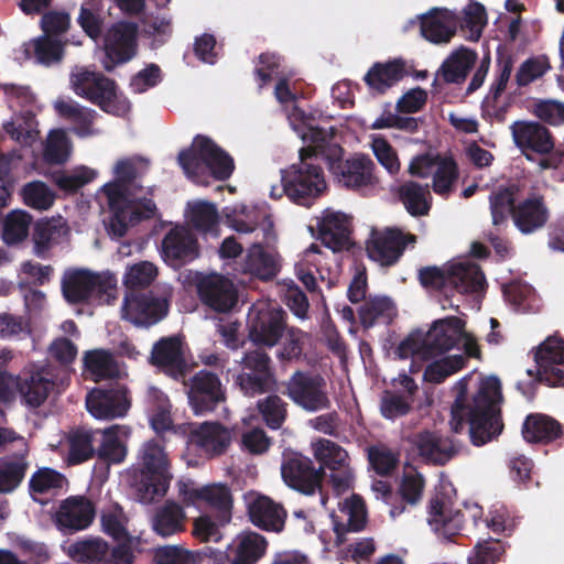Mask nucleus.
Listing matches in <instances>:
<instances>
[{"instance_id": "52", "label": "nucleus", "mask_w": 564, "mask_h": 564, "mask_svg": "<svg viewBox=\"0 0 564 564\" xmlns=\"http://www.w3.org/2000/svg\"><path fill=\"white\" fill-rule=\"evenodd\" d=\"M25 58H31L33 52L35 62L42 65H51L59 62L63 56V44L57 39L44 34L23 45Z\"/></svg>"}, {"instance_id": "29", "label": "nucleus", "mask_w": 564, "mask_h": 564, "mask_svg": "<svg viewBox=\"0 0 564 564\" xmlns=\"http://www.w3.org/2000/svg\"><path fill=\"white\" fill-rule=\"evenodd\" d=\"M187 395L196 415L213 411L215 405L224 399L218 378L208 371H199L192 379Z\"/></svg>"}, {"instance_id": "48", "label": "nucleus", "mask_w": 564, "mask_h": 564, "mask_svg": "<svg viewBox=\"0 0 564 564\" xmlns=\"http://www.w3.org/2000/svg\"><path fill=\"white\" fill-rule=\"evenodd\" d=\"M487 21L485 7L479 2L470 1L463 8L462 14L458 17V31L466 41L477 42Z\"/></svg>"}, {"instance_id": "20", "label": "nucleus", "mask_w": 564, "mask_h": 564, "mask_svg": "<svg viewBox=\"0 0 564 564\" xmlns=\"http://www.w3.org/2000/svg\"><path fill=\"white\" fill-rule=\"evenodd\" d=\"M421 36L435 45L451 43L458 32V15L445 7H434L416 17Z\"/></svg>"}, {"instance_id": "56", "label": "nucleus", "mask_w": 564, "mask_h": 564, "mask_svg": "<svg viewBox=\"0 0 564 564\" xmlns=\"http://www.w3.org/2000/svg\"><path fill=\"white\" fill-rule=\"evenodd\" d=\"M108 551V543L100 538L77 541L67 549L68 555L82 563H99Z\"/></svg>"}, {"instance_id": "23", "label": "nucleus", "mask_w": 564, "mask_h": 564, "mask_svg": "<svg viewBox=\"0 0 564 564\" xmlns=\"http://www.w3.org/2000/svg\"><path fill=\"white\" fill-rule=\"evenodd\" d=\"M161 254L172 267L191 262L199 256L197 239L188 228L176 226L162 240Z\"/></svg>"}, {"instance_id": "44", "label": "nucleus", "mask_w": 564, "mask_h": 564, "mask_svg": "<svg viewBox=\"0 0 564 564\" xmlns=\"http://www.w3.org/2000/svg\"><path fill=\"white\" fill-rule=\"evenodd\" d=\"M55 110L62 117L72 120L76 127L75 132L80 138H87L99 133V130L93 127V122L97 116L96 111L79 106L73 100H56Z\"/></svg>"}, {"instance_id": "18", "label": "nucleus", "mask_w": 564, "mask_h": 564, "mask_svg": "<svg viewBox=\"0 0 564 564\" xmlns=\"http://www.w3.org/2000/svg\"><path fill=\"white\" fill-rule=\"evenodd\" d=\"M316 459L330 470L333 490L344 494L354 482V474L349 466L348 453L329 440H318L313 444Z\"/></svg>"}, {"instance_id": "40", "label": "nucleus", "mask_w": 564, "mask_h": 564, "mask_svg": "<svg viewBox=\"0 0 564 564\" xmlns=\"http://www.w3.org/2000/svg\"><path fill=\"white\" fill-rule=\"evenodd\" d=\"M335 532L340 535L345 531H360L367 522V511L362 499L351 495L338 502V511L332 513Z\"/></svg>"}, {"instance_id": "10", "label": "nucleus", "mask_w": 564, "mask_h": 564, "mask_svg": "<svg viewBox=\"0 0 564 564\" xmlns=\"http://www.w3.org/2000/svg\"><path fill=\"white\" fill-rule=\"evenodd\" d=\"M223 217L226 225L239 235L256 234V240L261 239L268 247H274L279 241L273 214L265 204L249 205L238 202L226 206Z\"/></svg>"}, {"instance_id": "63", "label": "nucleus", "mask_w": 564, "mask_h": 564, "mask_svg": "<svg viewBox=\"0 0 564 564\" xmlns=\"http://www.w3.org/2000/svg\"><path fill=\"white\" fill-rule=\"evenodd\" d=\"M321 250L318 246L312 243L302 252L299 261L295 263V275L308 291H314L316 289V279L313 269L317 270V265L319 263L317 256Z\"/></svg>"}, {"instance_id": "51", "label": "nucleus", "mask_w": 564, "mask_h": 564, "mask_svg": "<svg viewBox=\"0 0 564 564\" xmlns=\"http://www.w3.org/2000/svg\"><path fill=\"white\" fill-rule=\"evenodd\" d=\"M84 364L87 371L95 380L121 377L124 371L113 359V356L105 349L86 351Z\"/></svg>"}, {"instance_id": "62", "label": "nucleus", "mask_w": 564, "mask_h": 564, "mask_svg": "<svg viewBox=\"0 0 564 564\" xmlns=\"http://www.w3.org/2000/svg\"><path fill=\"white\" fill-rule=\"evenodd\" d=\"M369 147L378 163L389 175L394 176L400 172L401 163L398 153L384 138L371 135Z\"/></svg>"}, {"instance_id": "32", "label": "nucleus", "mask_w": 564, "mask_h": 564, "mask_svg": "<svg viewBox=\"0 0 564 564\" xmlns=\"http://www.w3.org/2000/svg\"><path fill=\"white\" fill-rule=\"evenodd\" d=\"M415 236H403L400 231L388 230L376 234L367 243L369 258L380 265H390L401 256L406 243H414Z\"/></svg>"}, {"instance_id": "14", "label": "nucleus", "mask_w": 564, "mask_h": 564, "mask_svg": "<svg viewBox=\"0 0 564 564\" xmlns=\"http://www.w3.org/2000/svg\"><path fill=\"white\" fill-rule=\"evenodd\" d=\"M516 145L529 160L533 154H540L541 170L557 167L562 162V155L551 153L553 141L546 128L532 121H516L510 127Z\"/></svg>"}, {"instance_id": "46", "label": "nucleus", "mask_w": 564, "mask_h": 564, "mask_svg": "<svg viewBox=\"0 0 564 564\" xmlns=\"http://www.w3.org/2000/svg\"><path fill=\"white\" fill-rule=\"evenodd\" d=\"M101 435L98 455L109 463H121L127 456L124 442L130 435V429L117 424L102 430Z\"/></svg>"}, {"instance_id": "37", "label": "nucleus", "mask_w": 564, "mask_h": 564, "mask_svg": "<svg viewBox=\"0 0 564 564\" xmlns=\"http://www.w3.org/2000/svg\"><path fill=\"white\" fill-rule=\"evenodd\" d=\"M151 362L173 378L182 376L185 368L182 343L178 337H165L152 348Z\"/></svg>"}, {"instance_id": "11", "label": "nucleus", "mask_w": 564, "mask_h": 564, "mask_svg": "<svg viewBox=\"0 0 564 564\" xmlns=\"http://www.w3.org/2000/svg\"><path fill=\"white\" fill-rule=\"evenodd\" d=\"M420 281L425 288L454 289L458 293H476L485 288V275L468 260H455L443 268L429 267L420 271Z\"/></svg>"}, {"instance_id": "42", "label": "nucleus", "mask_w": 564, "mask_h": 564, "mask_svg": "<svg viewBox=\"0 0 564 564\" xmlns=\"http://www.w3.org/2000/svg\"><path fill=\"white\" fill-rule=\"evenodd\" d=\"M95 509L84 497H70L59 507L56 520L59 527L70 530L86 529L93 521Z\"/></svg>"}, {"instance_id": "9", "label": "nucleus", "mask_w": 564, "mask_h": 564, "mask_svg": "<svg viewBox=\"0 0 564 564\" xmlns=\"http://www.w3.org/2000/svg\"><path fill=\"white\" fill-rule=\"evenodd\" d=\"M518 187L511 185L496 192L490 197V210L494 226L498 227L508 221L512 214L517 228L523 234H530L546 221V209L541 198L533 196L525 199L517 210L513 208L518 197Z\"/></svg>"}, {"instance_id": "57", "label": "nucleus", "mask_w": 564, "mask_h": 564, "mask_svg": "<svg viewBox=\"0 0 564 564\" xmlns=\"http://www.w3.org/2000/svg\"><path fill=\"white\" fill-rule=\"evenodd\" d=\"M231 520V513H217L216 518L202 514L194 520V535L203 542H218L223 538L221 528Z\"/></svg>"}, {"instance_id": "47", "label": "nucleus", "mask_w": 564, "mask_h": 564, "mask_svg": "<svg viewBox=\"0 0 564 564\" xmlns=\"http://www.w3.org/2000/svg\"><path fill=\"white\" fill-rule=\"evenodd\" d=\"M427 522L436 533L449 536L462 528L463 516L459 511L452 510L446 502L433 499Z\"/></svg>"}, {"instance_id": "49", "label": "nucleus", "mask_w": 564, "mask_h": 564, "mask_svg": "<svg viewBox=\"0 0 564 564\" xmlns=\"http://www.w3.org/2000/svg\"><path fill=\"white\" fill-rule=\"evenodd\" d=\"M477 54L466 47L453 51L441 66V74L447 83H459L464 80L474 66Z\"/></svg>"}, {"instance_id": "58", "label": "nucleus", "mask_w": 564, "mask_h": 564, "mask_svg": "<svg viewBox=\"0 0 564 564\" xmlns=\"http://www.w3.org/2000/svg\"><path fill=\"white\" fill-rule=\"evenodd\" d=\"M3 128L13 140L22 145H31L37 140L36 122L30 111L14 116L11 121L3 124Z\"/></svg>"}, {"instance_id": "41", "label": "nucleus", "mask_w": 564, "mask_h": 564, "mask_svg": "<svg viewBox=\"0 0 564 564\" xmlns=\"http://www.w3.org/2000/svg\"><path fill=\"white\" fill-rule=\"evenodd\" d=\"M408 74L406 64L401 58L386 63H376L365 75L368 87L378 94H383L399 83Z\"/></svg>"}, {"instance_id": "27", "label": "nucleus", "mask_w": 564, "mask_h": 564, "mask_svg": "<svg viewBox=\"0 0 564 564\" xmlns=\"http://www.w3.org/2000/svg\"><path fill=\"white\" fill-rule=\"evenodd\" d=\"M269 357L260 348L246 352L242 364L243 372L237 378L245 394L253 395L264 391L271 382Z\"/></svg>"}, {"instance_id": "17", "label": "nucleus", "mask_w": 564, "mask_h": 564, "mask_svg": "<svg viewBox=\"0 0 564 564\" xmlns=\"http://www.w3.org/2000/svg\"><path fill=\"white\" fill-rule=\"evenodd\" d=\"M178 495L186 507H193L197 510L210 508L217 513H231V491L223 482L198 485L191 481H181L178 484Z\"/></svg>"}, {"instance_id": "43", "label": "nucleus", "mask_w": 564, "mask_h": 564, "mask_svg": "<svg viewBox=\"0 0 564 564\" xmlns=\"http://www.w3.org/2000/svg\"><path fill=\"white\" fill-rule=\"evenodd\" d=\"M187 220L205 236L217 238L220 235L219 215L214 203L195 199L187 203Z\"/></svg>"}, {"instance_id": "22", "label": "nucleus", "mask_w": 564, "mask_h": 564, "mask_svg": "<svg viewBox=\"0 0 564 564\" xmlns=\"http://www.w3.org/2000/svg\"><path fill=\"white\" fill-rule=\"evenodd\" d=\"M66 369L43 366L29 379L21 381L20 395L32 408L40 406L55 388L64 387L67 381Z\"/></svg>"}, {"instance_id": "8", "label": "nucleus", "mask_w": 564, "mask_h": 564, "mask_svg": "<svg viewBox=\"0 0 564 564\" xmlns=\"http://www.w3.org/2000/svg\"><path fill=\"white\" fill-rule=\"evenodd\" d=\"M73 91L101 110L113 116H126L130 111V102L118 93L116 84L100 73L85 67H75L69 77Z\"/></svg>"}, {"instance_id": "5", "label": "nucleus", "mask_w": 564, "mask_h": 564, "mask_svg": "<svg viewBox=\"0 0 564 564\" xmlns=\"http://www.w3.org/2000/svg\"><path fill=\"white\" fill-rule=\"evenodd\" d=\"M135 473V495L143 505L153 503L164 497L172 479L169 454L155 440L139 448Z\"/></svg>"}, {"instance_id": "64", "label": "nucleus", "mask_w": 564, "mask_h": 564, "mask_svg": "<svg viewBox=\"0 0 564 564\" xmlns=\"http://www.w3.org/2000/svg\"><path fill=\"white\" fill-rule=\"evenodd\" d=\"M72 144L62 129L52 130L47 137L44 149V159L50 163L61 164L68 160Z\"/></svg>"}, {"instance_id": "15", "label": "nucleus", "mask_w": 564, "mask_h": 564, "mask_svg": "<svg viewBox=\"0 0 564 564\" xmlns=\"http://www.w3.org/2000/svg\"><path fill=\"white\" fill-rule=\"evenodd\" d=\"M281 307L270 301H258L249 308L247 325L250 340L262 347H273L282 338L284 318Z\"/></svg>"}, {"instance_id": "53", "label": "nucleus", "mask_w": 564, "mask_h": 564, "mask_svg": "<svg viewBox=\"0 0 564 564\" xmlns=\"http://www.w3.org/2000/svg\"><path fill=\"white\" fill-rule=\"evenodd\" d=\"M395 314L394 304L387 296L370 297L359 311L361 324L367 328L377 324H389Z\"/></svg>"}, {"instance_id": "30", "label": "nucleus", "mask_w": 564, "mask_h": 564, "mask_svg": "<svg viewBox=\"0 0 564 564\" xmlns=\"http://www.w3.org/2000/svg\"><path fill=\"white\" fill-rule=\"evenodd\" d=\"M198 290L203 302L217 312H229L238 302L237 288L221 274L207 275Z\"/></svg>"}, {"instance_id": "16", "label": "nucleus", "mask_w": 564, "mask_h": 564, "mask_svg": "<svg viewBox=\"0 0 564 564\" xmlns=\"http://www.w3.org/2000/svg\"><path fill=\"white\" fill-rule=\"evenodd\" d=\"M104 51L102 65L108 72L131 61L138 51V26L124 21L111 25L104 36Z\"/></svg>"}, {"instance_id": "7", "label": "nucleus", "mask_w": 564, "mask_h": 564, "mask_svg": "<svg viewBox=\"0 0 564 564\" xmlns=\"http://www.w3.org/2000/svg\"><path fill=\"white\" fill-rule=\"evenodd\" d=\"M178 162L187 177L198 184L205 176L228 178L234 171V160L207 137L197 135L192 145L178 154Z\"/></svg>"}, {"instance_id": "1", "label": "nucleus", "mask_w": 564, "mask_h": 564, "mask_svg": "<svg viewBox=\"0 0 564 564\" xmlns=\"http://www.w3.org/2000/svg\"><path fill=\"white\" fill-rule=\"evenodd\" d=\"M395 355L411 359V372H419L425 362L424 380L440 383L459 371L468 357L478 358L480 350L465 321L448 316L434 321L427 330L411 332L399 343Z\"/></svg>"}, {"instance_id": "59", "label": "nucleus", "mask_w": 564, "mask_h": 564, "mask_svg": "<svg viewBox=\"0 0 564 564\" xmlns=\"http://www.w3.org/2000/svg\"><path fill=\"white\" fill-rule=\"evenodd\" d=\"M32 217L25 210L17 209L8 214L4 220L2 239L7 245H15L29 235Z\"/></svg>"}, {"instance_id": "54", "label": "nucleus", "mask_w": 564, "mask_h": 564, "mask_svg": "<svg viewBox=\"0 0 564 564\" xmlns=\"http://www.w3.org/2000/svg\"><path fill=\"white\" fill-rule=\"evenodd\" d=\"M279 58L273 54H263L259 58L256 74L260 80V86L264 85L268 80L278 78L279 82L275 86V97L281 104L293 101V95L290 91L285 79L279 77L278 73Z\"/></svg>"}, {"instance_id": "39", "label": "nucleus", "mask_w": 564, "mask_h": 564, "mask_svg": "<svg viewBox=\"0 0 564 564\" xmlns=\"http://www.w3.org/2000/svg\"><path fill=\"white\" fill-rule=\"evenodd\" d=\"M267 550L265 539L254 532L238 534L227 546L230 564H256Z\"/></svg>"}, {"instance_id": "13", "label": "nucleus", "mask_w": 564, "mask_h": 564, "mask_svg": "<svg viewBox=\"0 0 564 564\" xmlns=\"http://www.w3.org/2000/svg\"><path fill=\"white\" fill-rule=\"evenodd\" d=\"M408 173L419 178L432 177L434 193L443 197L454 192L459 176L453 158L432 152L412 158L408 165Z\"/></svg>"}, {"instance_id": "35", "label": "nucleus", "mask_w": 564, "mask_h": 564, "mask_svg": "<svg viewBox=\"0 0 564 564\" xmlns=\"http://www.w3.org/2000/svg\"><path fill=\"white\" fill-rule=\"evenodd\" d=\"M284 482L304 495H313L318 489L319 478L311 462L302 456L290 457L281 468Z\"/></svg>"}, {"instance_id": "45", "label": "nucleus", "mask_w": 564, "mask_h": 564, "mask_svg": "<svg viewBox=\"0 0 564 564\" xmlns=\"http://www.w3.org/2000/svg\"><path fill=\"white\" fill-rule=\"evenodd\" d=\"M186 514L184 508L166 501L152 517V528L161 536H171L184 530Z\"/></svg>"}, {"instance_id": "61", "label": "nucleus", "mask_w": 564, "mask_h": 564, "mask_svg": "<svg viewBox=\"0 0 564 564\" xmlns=\"http://www.w3.org/2000/svg\"><path fill=\"white\" fill-rule=\"evenodd\" d=\"M21 195L25 205L37 210H47L55 200L54 192L41 181L25 184L21 189Z\"/></svg>"}, {"instance_id": "26", "label": "nucleus", "mask_w": 564, "mask_h": 564, "mask_svg": "<svg viewBox=\"0 0 564 564\" xmlns=\"http://www.w3.org/2000/svg\"><path fill=\"white\" fill-rule=\"evenodd\" d=\"M539 380L549 386H564V371L557 366L564 364V341L556 337L546 338L535 352Z\"/></svg>"}, {"instance_id": "19", "label": "nucleus", "mask_w": 564, "mask_h": 564, "mask_svg": "<svg viewBox=\"0 0 564 564\" xmlns=\"http://www.w3.org/2000/svg\"><path fill=\"white\" fill-rule=\"evenodd\" d=\"M178 430L188 435V446L206 457L221 455L232 440V431L217 422L182 425Z\"/></svg>"}, {"instance_id": "12", "label": "nucleus", "mask_w": 564, "mask_h": 564, "mask_svg": "<svg viewBox=\"0 0 564 564\" xmlns=\"http://www.w3.org/2000/svg\"><path fill=\"white\" fill-rule=\"evenodd\" d=\"M62 290L65 300L70 304L83 303L93 297L110 303L117 294V278L109 271L96 274L84 269L67 270L62 279Z\"/></svg>"}, {"instance_id": "36", "label": "nucleus", "mask_w": 564, "mask_h": 564, "mask_svg": "<svg viewBox=\"0 0 564 564\" xmlns=\"http://www.w3.org/2000/svg\"><path fill=\"white\" fill-rule=\"evenodd\" d=\"M410 442L413 452L423 460L430 463L444 464L456 452L452 441L427 431L415 434Z\"/></svg>"}, {"instance_id": "3", "label": "nucleus", "mask_w": 564, "mask_h": 564, "mask_svg": "<svg viewBox=\"0 0 564 564\" xmlns=\"http://www.w3.org/2000/svg\"><path fill=\"white\" fill-rule=\"evenodd\" d=\"M292 129L297 133L306 148L300 150V162L284 169V177L288 180L289 198L297 204L319 196L326 189V181L323 171L317 165L323 155L317 144H324L329 138L326 129L319 128L312 118L294 106L288 115Z\"/></svg>"}, {"instance_id": "4", "label": "nucleus", "mask_w": 564, "mask_h": 564, "mask_svg": "<svg viewBox=\"0 0 564 564\" xmlns=\"http://www.w3.org/2000/svg\"><path fill=\"white\" fill-rule=\"evenodd\" d=\"M148 169L149 161L143 156L119 159L112 167L115 181L100 188L112 213L109 230L116 237H122L130 226L155 214L156 206L151 199L132 192L133 181Z\"/></svg>"}, {"instance_id": "50", "label": "nucleus", "mask_w": 564, "mask_h": 564, "mask_svg": "<svg viewBox=\"0 0 564 564\" xmlns=\"http://www.w3.org/2000/svg\"><path fill=\"white\" fill-rule=\"evenodd\" d=\"M561 434L560 424L542 414H532L527 417L522 426V435L527 442H550Z\"/></svg>"}, {"instance_id": "2", "label": "nucleus", "mask_w": 564, "mask_h": 564, "mask_svg": "<svg viewBox=\"0 0 564 564\" xmlns=\"http://www.w3.org/2000/svg\"><path fill=\"white\" fill-rule=\"evenodd\" d=\"M471 378L473 373H469L454 386L456 399L452 406L451 426L455 433H458L466 419L473 444L480 446L502 431L499 408L502 400L501 384L496 376L480 375L477 380V390L471 399H468L466 394Z\"/></svg>"}, {"instance_id": "33", "label": "nucleus", "mask_w": 564, "mask_h": 564, "mask_svg": "<svg viewBox=\"0 0 564 564\" xmlns=\"http://www.w3.org/2000/svg\"><path fill=\"white\" fill-rule=\"evenodd\" d=\"M350 218L343 212L325 209L318 220V234L322 242L334 252L349 246Z\"/></svg>"}, {"instance_id": "24", "label": "nucleus", "mask_w": 564, "mask_h": 564, "mask_svg": "<svg viewBox=\"0 0 564 564\" xmlns=\"http://www.w3.org/2000/svg\"><path fill=\"white\" fill-rule=\"evenodd\" d=\"M167 313L165 299L152 295L129 294L126 296L121 316L135 326H151L161 321Z\"/></svg>"}, {"instance_id": "6", "label": "nucleus", "mask_w": 564, "mask_h": 564, "mask_svg": "<svg viewBox=\"0 0 564 564\" xmlns=\"http://www.w3.org/2000/svg\"><path fill=\"white\" fill-rule=\"evenodd\" d=\"M335 181L349 189L368 192L379 184L377 169L373 161L366 154L356 153L346 160L343 159V149L330 142V137L324 144H317Z\"/></svg>"}, {"instance_id": "28", "label": "nucleus", "mask_w": 564, "mask_h": 564, "mask_svg": "<svg viewBox=\"0 0 564 564\" xmlns=\"http://www.w3.org/2000/svg\"><path fill=\"white\" fill-rule=\"evenodd\" d=\"M101 524L104 531L119 542L105 564H132L131 536L126 528L127 518L122 509L115 507L105 511L101 516Z\"/></svg>"}, {"instance_id": "25", "label": "nucleus", "mask_w": 564, "mask_h": 564, "mask_svg": "<svg viewBox=\"0 0 564 564\" xmlns=\"http://www.w3.org/2000/svg\"><path fill=\"white\" fill-rule=\"evenodd\" d=\"M86 408L97 420H113L128 413L130 401L123 388L94 389L86 397Z\"/></svg>"}, {"instance_id": "31", "label": "nucleus", "mask_w": 564, "mask_h": 564, "mask_svg": "<svg viewBox=\"0 0 564 564\" xmlns=\"http://www.w3.org/2000/svg\"><path fill=\"white\" fill-rule=\"evenodd\" d=\"M245 500L250 520L256 527L274 532L283 529L286 513L282 506L256 492L247 494Z\"/></svg>"}, {"instance_id": "38", "label": "nucleus", "mask_w": 564, "mask_h": 564, "mask_svg": "<svg viewBox=\"0 0 564 564\" xmlns=\"http://www.w3.org/2000/svg\"><path fill=\"white\" fill-rule=\"evenodd\" d=\"M69 236V228L62 216L43 218L36 223L33 242L34 253L44 256L51 248L65 242Z\"/></svg>"}, {"instance_id": "55", "label": "nucleus", "mask_w": 564, "mask_h": 564, "mask_svg": "<svg viewBox=\"0 0 564 564\" xmlns=\"http://www.w3.org/2000/svg\"><path fill=\"white\" fill-rule=\"evenodd\" d=\"M401 200L412 216L426 215L431 208L432 196L429 186L416 182H406L400 188Z\"/></svg>"}, {"instance_id": "60", "label": "nucleus", "mask_w": 564, "mask_h": 564, "mask_svg": "<svg viewBox=\"0 0 564 564\" xmlns=\"http://www.w3.org/2000/svg\"><path fill=\"white\" fill-rule=\"evenodd\" d=\"M150 398L156 402L155 412L150 419L151 426L155 433H164L172 430L174 433H182L183 430H178L182 425L174 427L172 425V419L170 415V404L166 395L156 388L149 390Z\"/></svg>"}, {"instance_id": "21", "label": "nucleus", "mask_w": 564, "mask_h": 564, "mask_svg": "<svg viewBox=\"0 0 564 564\" xmlns=\"http://www.w3.org/2000/svg\"><path fill=\"white\" fill-rule=\"evenodd\" d=\"M288 394L294 403L308 412L329 406L325 382L319 376L295 372L288 383Z\"/></svg>"}, {"instance_id": "34", "label": "nucleus", "mask_w": 564, "mask_h": 564, "mask_svg": "<svg viewBox=\"0 0 564 564\" xmlns=\"http://www.w3.org/2000/svg\"><path fill=\"white\" fill-rule=\"evenodd\" d=\"M269 248L261 239H257L247 250L240 263V272L251 274L261 280L275 276L280 269L279 257L268 252Z\"/></svg>"}]
</instances>
